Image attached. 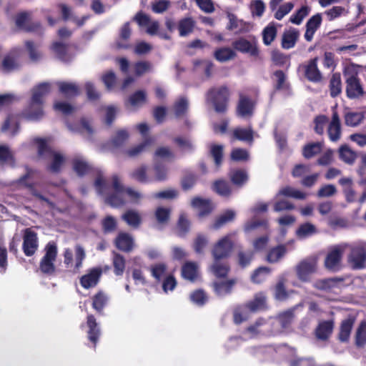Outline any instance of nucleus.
<instances>
[{
  "label": "nucleus",
  "mask_w": 366,
  "mask_h": 366,
  "mask_svg": "<svg viewBox=\"0 0 366 366\" xmlns=\"http://www.w3.org/2000/svg\"><path fill=\"white\" fill-rule=\"evenodd\" d=\"M31 92V97L21 115L28 120L39 121L44 115V100L51 92V84L48 82L40 83L34 86Z\"/></svg>",
  "instance_id": "obj_1"
},
{
  "label": "nucleus",
  "mask_w": 366,
  "mask_h": 366,
  "mask_svg": "<svg viewBox=\"0 0 366 366\" xmlns=\"http://www.w3.org/2000/svg\"><path fill=\"white\" fill-rule=\"evenodd\" d=\"M112 192H109L110 186L107 184L102 174H99L94 182V187L101 194H107L105 202L112 207H121L125 204L124 199V187L122 184L119 177L117 174L112 176Z\"/></svg>",
  "instance_id": "obj_2"
},
{
  "label": "nucleus",
  "mask_w": 366,
  "mask_h": 366,
  "mask_svg": "<svg viewBox=\"0 0 366 366\" xmlns=\"http://www.w3.org/2000/svg\"><path fill=\"white\" fill-rule=\"evenodd\" d=\"M360 67L357 64H350L343 69V76L346 84V96L350 99H359L365 94L362 83L359 77Z\"/></svg>",
  "instance_id": "obj_3"
},
{
  "label": "nucleus",
  "mask_w": 366,
  "mask_h": 366,
  "mask_svg": "<svg viewBox=\"0 0 366 366\" xmlns=\"http://www.w3.org/2000/svg\"><path fill=\"white\" fill-rule=\"evenodd\" d=\"M230 91L227 86L210 88L206 94V100L212 104L214 111L224 114L227 111Z\"/></svg>",
  "instance_id": "obj_4"
},
{
  "label": "nucleus",
  "mask_w": 366,
  "mask_h": 366,
  "mask_svg": "<svg viewBox=\"0 0 366 366\" xmlns=\"http://www.w3.org/2000/svg\"><path fill=\"white\" fill-rule=\"evenodd\" d=\"M44 251L45 254L39 262V270L44 275L51 276L56 272L54 262L58 253L56 243L54 242H48L45 246Z\"/></svg>",
  "instance_id": "obj_5"
},
{
  "label": "nucleus",
  "mask_w": 366,
  "mask_h": 366,
  "mask_svg": "<svg viewBox=\"0 0 366 366\" xmlns=\"http://www.w3.org/2000/svg\"><path fill=\"white\" fill-rule=\"evenodd\" d=\"M236 234V232L227 234L214 244L212 249L213 259H225L231 255L234 245L232 237Z\"/></svg>",
  "instance_id": "obj_6"
},
{
  "label": "nucleus",
  "mask_w": 366,
  "mask_h": 366,
  "mask_svg": "<svg viewBox=\"0 0 366 366\" xmlns=\"http://www.w3.org/2000/svg\"><path fill=\"white\" fill-rule=\"evenodd\" d=\"M232 46L234 51L247 54L252 57H258L260 53L258 41L254 36H250L249 39L239 37L232 42Z\"/></svg>",
  "instance_id": "obj_7"
},
{
  "label": "nucleus",
  "mask_w": 366,
  "mask_h": 366,
  "mask_svg": "<svg viewBox=\"0 0 366 366\" xmlns=\"http://www.w3.org/2000/svg\"><path fill=\"white\" fill-rule=\"evenodd\" d=\"M345 280L344 277H334L319 279L314 282L313 287L326 293L337 294V290L340 291Z\"/></svg>",
  "instance_id": "obj_8"
},
{
  "label": "nucleus",
  "mask_w": 366,
  "mask_h": 366,
  "mask_svg": "<svg viewBox=\"0 0 366 366\" xmlns=\"http://www.w3.org/2000/svg\"><path fill=\"white\" fill-rule=\"evenodd\" d=\"M347 262L353 269H362L366 267V245L352 247Z\"/></svg>",
  "instance_id": "obj_9"
},
{
  "label": "nucleus",
  "mask_w": 366,
  "mask_h": 366,
  "mask_svg": "<svg viewBox=\"0 0 366 366\" xmlns=\"http://www.w3.org/2000/svg\"><path fill=\"white\" fill-rule=\"evenodd\" d=\"M39 247L37 233L31 228H26L23 232L22 250L26 257L33 256Z\"/></svg>",
  "instance_id": "obj_10"
},
{
  "label": "nucleus",
  "mask_w": 366,
  "mask_h": 366,
  "mask_svg": "<svg viewBox=\"0 0 366 366\" xmlns=\"http://www.w3.org/2000/svg\"><path fill=\"white\" fill-rule=\"evenodd\" d=\"M16 26L26 32H42V28L39 22H31L29 14L22 11L16 14L15 18Z\"/></svg>",
  "instance_id": "obj_11"
},
{
  "label": "nucleus",
  "mask_w": 366,
  "mask_h": 366,
  "mask_svg": "<svg viewBox=\"0 0 366 366\" xmlns=\"http://www.w3.org/2000/svg\"><path fill=\"white\" fill-rule=\"evenodd\" d=\"M343 249L340 247H335L331 249L327 254L324 264L327 269L335 272L342 268V259Z\"/></svg>",
  "instance_id": "obj_12"
},
{
  "label": "nucleus",
  "mask_w": 366,
  "mask_h": 366,
  "mask_svg": "<svg viewBox=\"0 0 366 366\" xmlns=\"http://www.w3.org/2000/svg\"><path fill=\"white\" fill-rule=\"evenodd\" d=\"M102 275V269L100 267L91 268L87 273L79 279L81 286L86 290L95 287L99 282Z\"/></svg>",
  "instance_id": "obj_13"
},
{
  "label": "nucleus",
  "mask_w": 366,
  "mask_h": 366,
  "mask_svg": "<svg viewBox=\"0 0 366 366\" xmlns=\"http://www.w3.org/2000/svg\"><path fill=\"white\" fill-rule=\"evenodd\" d=\"M318 58L310 59L306 64L301 66L305 77L311 82L319 83L322 79V75L317 66Z\"/></svg>",
  "instance_id": "obj_14"
},
{
  "label": "nucleus",
  "mask_w": 366,
  "mask_h": 366,
  "mask_svg": "<svg viewBox=\"0 0 366 366\" xmlns=\"http://www.w3.org/2000/svg\"><path fill=\"white\" fill-rule=\"evenodd\" d=\"M335 328V320H321L315 329L314 334L318 340L327 341Z\"/></svg>",
  "instance_id": "obj_15"
},
{
  "label": "nucleus",
  "mask_w": 366,
  "mask_h": 366,
  "mask_svg": "<svg viewBox=\"0 0 366 366\" xmlns=\"http://www.w3.org/2000/svg\"><path fill=\"white\" fill-rule=\"evenodd\" d=\"M56 58L62 62L68 63L72 61L75 54L70 51L69 44L61 41H54L50 46Z\"/></svg>",
  "instance_id": "obj_16"
},
{
  "label": "nucleus",
  "mask_w": 366,
  "mask_h": 366,
  "mask_svg": "<svg viewBox=\"0 0 366 366\" xmlns=\"http://www.w3.org/2000/svg\"><path fill=\"white\" fill-rule=\"evenodd\" d=\"M237 283L236 278L226 280H215L212 284V287L215 295L218 297H225L232 294L234 287Z\"/></svg>",
  "instance_id": "obj_17"
},
{
  "label": "nucleus",
  "mask_w": 366,
  "mask_h": 366,
  "mask_svg": "<svg viewBox=\"0 0 366 366\" xmlns=\"http://www.w3.org/2000/svg\"><path fill=\"white\" fill-rule=\"evenodd\" d=\"M355 321L356 317L352 315H349L341 321L337 334V339L340 342L347 343L349 342Z\"/></svg>",
  "instance_id": "obj_18"
},
{
  "label": "nucleus",
  "mask_w": 366,
  "mask_h": 366,
  "mask_svg": "<svg viewBox=\"0 0 366 366\" xmlns=\"http://www.w3.org/2000/svg\"><path fill=\"white\" fill-rule=\"evenodd\" d=\"M86 324L88 327L87 339L95 349L101 336V330L94 315L89 314L86 316Z\"/></svg>",
  "instance_id": "obj_19"
},
{
  "label": "nucleus",
  "mask_w": 366,
  "mask_h": 366,
  "mask_svg": "<svg viewBox=\"0 0 366 366\" xmlns=\"http://www.w3.org/2000/svg\"><path fill=\"white\" fill-rule=\"evenodd\" d=\"M317 269V262L315 260L305 259L301 261L296 267L297 277L302 282H307L310 275L314 273Z\"/></svg>",
  "instance_id": "obj_20"
},
{
  "label": "nucleus",
  "mask_w": 366,
  "mask_h": 366,
  "mask_svg": "<svg viewBox=\"0 0 366 366\" xmlns=\"http://www.w3.org/2000/svg\"><path fill=\"white\" fill-rule=\"evenodd\" d=\"M254 105V102L249 97L239 94V101L236 108L237 115L243 118L252 116Z\"/></svg>",
  "instance_id": "obj_21"
},
{
  "label": "nucleus",
  "mask_w": 366,
  "mask_h": 366,
  "mask_svg": "<svg viewBox=\"0 0 366 366\" xmlns=\"http://www.w3.org/2000/svg\"><path fill=\"white\" fill-rule=\"evenodd\" d=\"M271 77L274 81L273 87L274 91H285L288 94H291V84L285 72L280 69L276 70L272 73Z\"/></svg>",
  "instance_id": "obj_22"
},
{
  "label": "nucleus",
  "mask_w": 366,
  "mask_h": 366,
  "mask_svg": "<svg viewBox=\"0 0 366 366\" xmlns=\"http://www.w3.org/2000/svg\"><path fill=\"white\" fill-rule=\"evenodd\" d=\"M244 308L251 312L267 310V297L264 292H258L254 295V298L246 302Z\"/></svg>",
  "instance_id": "obj_23"
},
{
  "label": "nucleus",
  "mask_w": 366,
  "mask_h": 366,
  "mask_svg": "<svg viewBox=\"0 0 366 366\" xmlns=\"http://www.w3.org/2000/svg\"><path fill=\"white\" fill-rule=\"evenodd\" d=\"M327 134L330 141L336 142L340 140L342 134L341 123L338 113L334 111L332 120L327 127Z\"/></svg>",
  "instance_id": "obj_24"
},
{
  "label": "nucleus",
  "mask_w": 366,
  "mask_h": 366,
  "mask_svg": "<svg viewBox=\"0 0 366 366\" xmlns=\"http://www.w3.org/2000/svg\"><path fill=\"white\" fill-rule=\"evenodd\" d=\"M116 247L124 252L129 253L132 251L134 247V238L127 232H121L118 234L114 240Z\"/></svg>",
  "instance_id": "obj_25"
},
{
  "label": "nucleus",
  "mask_w": 366,
  "mask_h": 366,
  "mask_svg": "<svg viewBox=\"0 0 366 366\" xmlns=\"http://www.w3.org/2000/svg\"><path fill=\"white\" fill-rule=\"evenodd\" d=\"M19 54L16 50H11L6 54L2 60L1 68L5 73H10L19 69L20 64L18 61Z\"/></svg>",
  "instance_id": "obj_26"
},
{
  "label": "nucleus",
  "mask_w": 366,
  "mask_h": 366,
  "mask_svg": "<svg viewBox=\"0 0 366 366\" xmlns=\"http://www.w3.org/2000/svg\"><path fill=\"white\" fill-rule=\"evenodd\" d=\"M322 21L321 14L318 13L311 16L306 23V31L305 33V39L307 41H311L314 34L320 27Z\"/></svg>",
  "instance_id": "obj_27"
},
{
  "label": "nucleus",
  "mask_w": 366,
  "mask_h": 366,
  "mask_svg": "<svg viewBox=\"0 0 366 366\" xmlns=\"http://www.w3.org/2000/svg\"><path fill=\"white\" fill-rule=\"evenodd\" d=\"M192 206L199 209L198 216L204 217L208 216L213 211L214 207L209 199L195 197L192 200Z\"/></svg>",
  "instance_id": "obj_28"
},
{
  "label": "nucleus",
  "mask_w": 366,
  "mask_h": 366,
  "mask_svg": "<svg viewBox=\"0 0 366 366\" xmlns=\"http://www.w3.org/2000/svg\"><path fill=\"white\" fill-rule=\"evenodd\" d=\"M300 37V31L295 28L285 30L282 36L281 46L284 49H290L295 47Z\"/></svg>",
  "instance_id": "obj_29"
},
{
  "label": "nucleus",
  "mask_w": 366,
  "mask_h": 366,
  "mask_svg": "<svg viewBox=\"0 0 366 366\" xmlns=\"http://www.w3.org/2000/svg\"><path fill=\"white\" fill-rule=\"evenodd\" d=\"M109 297L103 290H99L92 297V307L99 315H104V310L108 304Z\"/></svg>",
  "instance_id": "obj_30"
},
{
  "label": "nucleus",
  "mask_w": 366,
  "mask_h": 366,
  "mask_svg": "<svg viewBox=\"0 0 366 366\" xmlns=\"http://www.w3.org/2000/svg\"><path fill=\"white\" fill-rule=\"evenodd\" d=\"M295 307L290 308L287 310L279 313L276 319L281 327L282 331L289 330L295 318Z\"/></svg>",
  "instance_id": "obj_31"
},
{
  "label": "nucleus",
  "mask_w": 366,
  "mask_h": 366,
  "mask_svg": "<svg viewBox=\"0 0 366 366\" xmlns=\"http://www.w3.org/2000/svg\"><path fill=\"white\" fill-rule=\"evenodd\" d=\"M210 270L217 278L223 279L227 277L230 271V266L224 259H213Z\"/></svg>",
  "instance_id": "obj_32"
},
{
  "label": "nucleus",
  "mask_w": 366,
  "mask_h": 366,
  "mask_svg": "<svg viewBox=\"0 0 366 366\" xmlns=\"http://www.w3.org/2000/svg\"><path fill=\"white\" fill-rule=\"evenodd\" d=\"M287 279L285 275L278 277L277 282L273 287L274 298L278 301H284L289 297L286 288Z\"/></svg>",
  "instance_id": "obj_33"
},
{
  "label": "nucleus",
  "mask_w": 366,
  "mask_h": 366,
  "mask_svg": "<svg viewBox=\"0 0 366 366\" xmlns=\"http://www.w3.org/2000/svg\"><path fill=\"white\" fill-rule=\"evenodd\" d=\"M182 277L190 282H194L198 277V265L194 262H186L182 267Z\"/></svg>",
  "instance_id": "obj_34"
},
{
  "label": "nucleus",
  "mask_w": 366,
  "mask_h": 366,
  "mask_svg": "<svg viewBox=\"0 0 366 366\" xmlns=\"http://www.w3.org/2000/svg\"><path fill=\"white\" fill-rule=\"evenodd\" d=\"M232 139L251 143L254 140V132L250 127L248 128L237 127L233 130Z\"/></svg>",
  "instance_id": "obj_35"
},
{
  "label": "nucleus",
  "mask_w": 366,
  "mask_h": 366,
  "mask_svg": "<svg viewBox=\"0 0 366 366\" xmlns=\"http://www.w3.org/2000/svg\"><path fill=\"white\" fill-rule=\"evenodd\" d=\"M277 29L274 22H270L264 28L262 32V41L266 46H269L276 39Z\"/></svg>",
  "instance_id": "obj_36"
},
{
  "label": "nucleus",
  "mask_w": 366,
  "mask_h": 366,
  "mask_svg": "<svg viewBox=\"0 0 366 366\" xmlns=\"http://www.w3.org/2000/svg\"><path fill=\"white\" fill-rule=\"evenodd\" d=\"M235 217L236 212L234 210L227 209L216 218L213 224V227L215 229H218L225 224L233 222Z\"/></svg>",
  "instance_id": "obj_37"
},
{
  "label": "nucleus",
  "mask_w": 366,
  "mask_h": 366,
  "mask_svg": "<svg viewBox=\"0 0 366 366\" xmlns=\"http://www.w3.org/2000/svg\"><path fill=\"white\" fill-rule=\"evenodd\" d=\"M124 220L129 226L133 228H138L142 224V217L138 212L128 209L122 216Z\"/></svg>",
  "instance_id": "obj_38"
},
{
  "label": "nucleus",
  "mask_w": 366,
  "mask_h": 366,
  "mask_svg": "<svg viewBox=\"0 0 366 366\" xmlns=\"http://www.w3.org/2000/svg\"><path fill=\"white\" fill-rule=\"evenodd\" d=\"M189 109V102L187 97H179L173 104V111L177 119L184 117Z\"/></svg>",
  "instance_id": "obj_39"
},
{
  "label": "nucleus",
  "mask_w": 366,
  "mask_h": 366,
  "mask_svg": "<svg viewBox=\"0 0 366 366\" xmlns=\"http://www.w3.org/2000/svg\"><path fill=\"white\" fill-rule=\"evenodd\" d=\"M236 52L229 47H221L217 49L214 52V59L219 62H226L234 59Z\"/></svg>",
  "instance_id": "obj_40"
},
{
  "label": "nucleus",
  "mask_w": 366,
  "mask_h": 366,
  "mask_svg": "<svg viewBox=\"0 0 366 366\" xmlns=\"http://www.w3.org/2000/svg\"><path fill=\"white\" fill-rule=\"evenodd\" d=\"M195 26V21L191 17L183 18L178 22L179 36H186L191 34Z\"/></svg>",
  "instance_id": "obj_41"
},
{
  "label": "nucleus",
  "mask_w": 366,
  "mask_h": 366,
  "mask_svg": "<svg viewBox=\"0 0 366 366\" xmlns=\"http://www.w3.org/2000/svg\"><path fill=\"white\" fill-rule=\"evenodd\" d=\"M330 94L332 97H336L342 92L341 75L339 72L332 74L329 84Z\"/></svg>",
  "instance_id": "obj_42"
},
{
  "label": "nucleus",
  "mask_w": 366,
  "mask_h": 366,
  "mask_svg": "<svg viewBox=\"0 0 366 366\" xmlns=\"http://www.w3.org/2000/svg\"><path fill=\"white\" fill-rule=\"evenodd\" d=\"M154 142V139L151 137H146L139 144L128 149L127 154L130 157H134L144 152L147 147Z\"/></svg>",
  "instance_id": "obj_43"
},
{
  "label": "nucleus",
  "mask_w": 366,
  "mask_h": 366,
  "mask_svg": "<svg viewBox=\"0 0 366 366\" xmlns=\"http://www.w3.org/2000/svg\"><path fill=\"white\" fill-rule=\"evenodd\" d=\"M287 252V247L284 244L277 245L268 252L267 259L270 263L277 262Z\"/></svg>",
  "instance_id": "obj_44"
},
{
  "label": "nucleus",
  "mask_w": 366,
  "mask_h": 366,
  "mask_svg": "<svg viewBox=\"0 0 366 366\" xmlns=\"http://www.w3.org/2000/svg\"><path fill=\"white\" fill-rule=\"evenodd\" d=\"M355 344L357 348H362L366 345V321H362L358 325L355 335Z\"/></svg>",
  "instance_id": "obj_45"
},
{
  "label": "nucleus",
  "mask_w": 366,
  "mask_h": 366,
  "mask_svg": "<svg viewBox=\"0 0 366 366\" xmlns=\"http://www.w3.org/2000/svg\"><path fill=\"white\" fill-rule=\"evenodd\" d=\"M231 182L238 187H242L248 180V174L244 169H237L231 172L230 173Z\"/></svg>",
  "instance_id": "obj_46"
},
{
  "label": "nucleus",
  "mask_w": 366,
  "mask_h": 366,
  "mask_svg": "<svg viewBox=\"0 0 366 366\" xmlns=\"http://www.w3.org/2000/svg\"><path fill=\"white\" fill-rule=\"evenodd\" d=\"M167 271V266L163 262L157 263L150 267L151 274L158 282L165 278Z\"/></svg>",
  "instance_id": "obj_47"
},
{
  "label": "nucleus",
  "mask_w": 366,
  "mask_h": 366,
  "mask_svg": "<svg viewBox=\"0 0 366 366\" xmlns=\"http://www.w3.org/2000/svg\"><path fill=\"white\" fill-rule=\"evenodd\" d=\"M348 14V9L342 6H334L325 11V14L329 21H334L342 16H347Z\"/></svg>",
  "instance_id": "obj_48"
},
{
  "label": "nucleus",
  "mask_w": 366,
  "mask_h": 366,
  "mask_svg": "<svg viewBox=\"0 0 366 366\" xmlns=\"http://www.w3.org/2000/svg\"><path fill=\"white\" fill-rule=\"evenodd\" d=\"M112 264L115 275L122 276L126 267V260L124 257L119 253H114Z\"/></svg>",
  "instance_id": "obj_49"
},
{
  "label": "nucleus",
  "mask_w": 366,
  "mask_h": 366,
  "mask_svg": "<svg viewBox=\"0 0 366 366\" xmlns=\"http://www.w3.org/2000/svg\"><path fill=\"white\" fill-rule=\"evenodd\" d=\"M345 123L349 127H356L359 125L365 119L362 112H349L345 114Z\"/></svg>",
  "instance_id": "obj_50"
},
{
  "label": "nucleus",
  "mask_w": 366,
  "mask_h": 366,
  "mask_svg": "<svg viewBox=\"0 0 366 366\" xmlns=\"http://www.w3.org/2000/svg\"><path fill=\"white\" fill-rule=\"evenodd\" d=\"M132 31L129 22H126L121 28L119 33V41L117 42L119 48L127 49L129 45L124 41H127L131 36Z\"/></svg>",
  "instance_id": "obj_51"
},
{
  "label": "nucleus",
  "mask_w": 366,
  "mask_h": 366,
  "mask_svg": "<svg viewBox=\"0 0 366 366\" xmlns=\"http://www.w3.org/2000/svg\"><path fill=\"white\" fill-rule=\"evenodd\" d=\"M12 124H14V127L11 131V135L14 136L19 131V124L17 121L16 116L13 114H9L2 124L1 132H7L11 128Z\"/></svg>",
  "instance_id": "obj_52"
},
{
  "label": "nucleus",
  "mask_w": 366,
  "mask_h": 366,
  "mask_svg": "<svg viewBox=\"0 0 366 366\" xmlns=\"http://www.w3.org/2000/svg\"><path fill=\"white\" fill-rule=\"evenodd\" d=\"M59 92L66 97H73L79 94V88L76 85L69 82H60Z\"/></svg>",
  "instance_id": "obj_53"
},
{
  "label": "nucleus",
  "mask_w": 366,
  "mask_h": 366,
  "mask_svg": "<svg viewBox=\"0 0 366 366\" xmlns=\"http://www.w3.org/2000/svg\"><path fill=\"white\" fill-rule=\"evenodd\" d=\"M270 272L271 269L269 267H259L254 271L251 276V280L254 283L260 284L266 280Z\"/></svg>",
  "instance_id": "obj_54"
},
{
  "label": "nucleus",
  "mask_w": 366,
  "mask_h": 366,
  "mask_svg": "<svg viewBox=\"0 0 366 366\" xmlns=\"http://www.w3.org/2000/svg\"><path fill=\"white\" fill-rule=\"evenodd\" d=\"M51 154L53 157V159L48 167V170L53 173H59L64 163L65 159L63 155L55 152H53Z\"/></svg>",
  "instance_id": "obj_55"
},
{
  "label": "nucleus",
  "mask_w": 366,
  "mask_h": 366,
  "mask_svg": "<svg viewBox=\"0 0 366 366\" xmlns=\"http://www.w3.org/2000/svg\"><path fill=\"white\" fill-rule=\"evenodd\" d=\"M321 152V144L319 142H312L304 146L302 155L305 159H310Z\"/></svg>",
  "instance_id": "obj_56"
},
{
  "label": "nucleus",
  "mask_w": 366,
  "mask_h": 366,
  "mask_svg": "<svg viewBox=\"0 0 366 366\" xmlns=\"http://www.w3.org/2000/svg\"><path fill=\"white\" fill-rule=\"evenodd\" d=\"M317 232L316 227L315 225L310 222H306L302 224L297 229L296 234L297 236L300 238H306L310 237Z\"/></svg>",
  "instance_id": "obj_57"
},
{
  "label": "nucleus",
  "mask_w": 366,
  "mask_h": 366,
  "mask_svg": "<svg viewBox=\"0 0 366 366\" xmlns=\"http://www.w3.org/2000/svg\"><path fill=\"white\" fill-rule=\"evenodd\" d=\"M73 169L79 177H83L86 174H87L90 169V165L85 161L74 159L72 162Z\"/></svg>",
  "instance_id": "obj_58"
},
{
  "label": "nucleus",
  "mask_w": 366,
  "mask_h": 366,
  "mask_svg": "<svg viewBox=\"0 0 366 366\" xmlns=\"http://www.w3.org/2000/svg\"><path fill=\"white\" fill-rule=\"evenodd\" d=\"M190 300L198 306L204 305L208 301V297L202 289L193 291L189 296Z\"/></svg>",
  "instance_id": "obj_59"
},
{
  "label": "nucleus",
  "mask_w": 366,
  "mask_h": 366,
  "mask_svg": "<svg viewBox=\"0 0 366 366\" xmlns=\"http://www.w3.org/2000/svg\"><path fill=\"white\" fill-rule=\"evenodd\" d=\"M213 189L219 195L228 197L231 194V188L228 182L224 180H217L213 184Z\"/></svg>",
  "instance_id": "obj_60"
},
{
  "label": "nucleus",
  "mask_w": 366,
  "mask_h": 366,
  "mask_svg": "<svg viewBox=\"0 0 366 366\" xmlns=\"http://www.w3.org/2000/svg\"><path fill=\"white\" fill-rule=\"evenodd\" d=\"M209 153L214 159L215 165L219 167L223 160V147L219 144H212Z\"/></svg>",
  "instance_id": "obj_61"
},
{
  "label": "nucleus",
  "mask_w": 366,
  "mask_h": 366,
  "mask_svg": "<svg viewBox=\"0 0 366 366\" xmlns=\"http://www.w3.org/2000/svg\"><path fill=\"white\" fill-rule=\"evenodd\" d=\"M310 11L307 6H302L295 13H294L290 18V21L295 24L300 25L305 17H306Z\"/></svg>",
  "instance_id": "obj_62"
},
{
  "label": "nucleus",
  "mask_w": 366,
  "mask_h": 366,
  "mask_svg": "<svg viewBox=\"0 0 366 366\" xmlns=\"http://www.w3.org/2000/svg\"><path fill=\"white\" fill-rule=\"evenodd\" d=\"M0 162L2 164L7 163L11 166L15 164L14 157L6 145H0Z\"/></svg>",
  "instance_id": "obj_63"
},
{
  "label": "nucleus",
  "mask_w": 366,
  "mask_h": 366,
  "mask_svg": "<svg viewBox=\"0 0 366 366\" xmlns=\"http://www.w3.org/2000/svg\"><path fill=\"white\" fill-rule=\"evenodd\" d=\"M146 100V92L143 90H138L129 96L128 102L130 105L136 107L144 103Z\"/></svg>",
  "instance_id": "obj_64"
}]
</instances>
